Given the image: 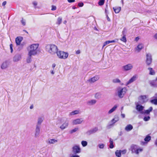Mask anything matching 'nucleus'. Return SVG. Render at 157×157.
Segmentation results:
<instances>
[{
	"mask_svg": "<svg viewBox=\"0 0 157 157\" xmlns=\"http://www.w3.org/2000/svg\"><path fill=\"white\" fill-rule=\"evenodd\" d=\"M39 46V44L38 43L30 45L28 48V56H32L36 55L38 52L37 49Z\"/></svg>",
	"mask_w": 157,
	"mask_h": 157,
	"instance_id": "obj_1",
	"label": "nucleus"
},
{
	"mask_svg": "<svg viewBox=\"0 0 157 157\" xmlns=\"http://www.w3.org/2000/svg\"><path fill=\"white\" fill-rule=\"evenodd\" d=\"M46 49L49 53L52 55L56 54L58 50L57 47L52 44L47 45L46 46Z\"/></svg>",
	"mask_w": 157,
	"mask_h": 157,
	"instance_id": "obj_2",
	"label": "nucleus"
},
{
	"mask_svg": "<svg viewBox=\"0 0 157 157\" xmlns=\"http://www.w3.org/2000/svg\"><path fill=\"white\" fill-rule=\"evenodd\" d=\"M127 91V89L126 87H120L117 89V94L119 98H121L124 97Z\"/></svg>",
	"mask_w": 157,
	"mask_h": 157,
	"instance_id": "obj_3",
	"label": "nucleus"
},
{
	"mask_svg": "<svg viewBox=\"0 0 157 157\" xmlns=\"http://www.w3.org/2000/svg\"><path fill=\"white\" fill-rule=\"evenodd\" d=\"M56 54L58 58L64 59H67L69 55V54L67 52L62 51H58Z\"/></svg>",
	"mask_w": 157,
	"mask_h": 157,
	"instance_id": "obj_4",
	"label": "nucleus"
},
{
	"mask_svg": "<svg viewBox=\"0 0 157 157\" xmlns=\"http://www.w3.org/2000/svg\"><path fill=\"white\" fill-rule=\"evenodd\" d=\"M10 65V63L8 61L6 60L3 61L1 65V68L2 70L7 69Z\"/></svg>",
	"mask_w": 157,
	"mask_h": 157,
	"instance_id": "obj_5",
	"label": "nucleus"
},
{
	"mask_svg": "<svg viewBox=\"0 0 157 157\" xmlns=\"http://www.w3.org/2000/svg\"><path fill=\"white\" fill-rule=\"evenodd\" d=\"M119 120V117L118 116L115 117L109 122V124L107 125V127L109 128L111 126L113 125L117 122Z\"/></svg>",
	"mask_w": 157,
	"mask_h": 157,
	"instance_id": "obj_6",
	"label": "nucleus"
},
{
	"mask_svg": "<svg viewBox=\"0 0 157 157\" xmlns=\"http://www.w3.org/2000/svg\"><path fill=\"white\" fill-rule=\"evenodd\" d=\"M133 68V65L131 63H128L124 66L122 67L124 71H128L131 70Z\"/></svg>",
	"mask_w": 157,
	"mask_h": 157,
	"instance_id": "obj_7",
	"label": "nucleus"
},
{
	"mask_svg": "<svg viewBox=\"0 0 157 157\" xmlns=\"http://www.w3.org/2000/svg\"><path fill=\"white\" fill-rule=\"evenodd\" d=\"M21 58V55L20 54H17L13 56V62H17L20 61Z\"/></svg>",
	"mask_w": 157,
	"mask_h": 157,
	"instance_id": "obj_8",
	"label": "nucleus"
},
{
	"mask_svg": "<svg viewBox=\"0 0 157 157\" xmlns=\"http://www.w3.org/2000/svg\"><path fill=\"white\" fill-rule=\"evenodd\" d=\"M99 78V76L98 75H95L93 77H92L88 79L87 81L88 82L92 83L94 82L98 81Z\"/></svg>",
	"mask_w": 157,
	"mask_h": 157,
	"instance_id": "obj_9",
	"label": "nucleus"
},
{
	"mask_svg": "<svg viewBox=\"0 0 157 157\" xmlns=\"http://www.w3.org/2000/svg\"><path fill=\"white\" fill-rule=\"evenodd\" d=\"M146 63L147 65H150L152 62V59L151 54L148 53L146 55Z\"/></svg>",
	"mask_w": 157,
	"mask_h": 157,
	"instance_id": "obj_10",
	"label": "nucleus"
},
{
	"mask_svg": "<svg viewBox=\"0 0 157 157\" xmlns=\"http://www.w3.org/2000/svg\"><path fill=\"white\" fill-rule=\"evenodd\" d=\"M73 152L75 153H78L80 152L81 150L79 146L75 145L73 146L72 148Z\"/></svg>",
	"mask_w": 157,
	"mask_h": 157,
	"instance_id": "obj_11",
	"label": "nucleus"
},
{
	"mask_svg": "<svg viewBox=\"0 0 157 157\" xmlns=\"http://www.w3.org/2000/svg\"><path fill=\"white\" fill-rule=\"evenodd\" d=\"M69 125V122L67 121H66L64 123L62 124L59 127L61 130H63L67 128Z\"/></svg>",
	"mask_w": 157,
	"mask_h": 157,
	"instance_id": "obj_12",
	"label": "nucleus"
},
{
	"mask_svg": "<svg viewBox=\"0 0 157 157\" xmlns=\"http://www.w3.org/2000/svg\"><path fill=\"white\" fill-rule=\"evenodd\" d=\"M83 120L82 118H78L72 121L73 125H76L81 124L83 121Z\"/></svg>",
	"mask_w": 157,
	"mask_h": 157,
	"instance_id": "obj_13",
	"label": "nucleus"
},
{
	"mask_svg": "<svg viewBox=\"0 0 157 157\" xmlns=\"http://www.w3.org/2000/svg\"><path fill=\"white\" fill-rule=\"evenodd\" d=\"M98 130V128L97 127H95L90 130L88 131L86 133L89 135L94 133L96 132Z\"/></svg>",
	"mask_w": 157,
	"mask_h": 157,
	"instance_id": "obj_14",
	"label": "nucleus"
},
{
	"mask_svg": "<svg viewBox=\"0 0 157 157\" xmlns=\"http://www.w3.org/2000/svg\"><path fill=\"white\" fill-rule=\"evenodd\" d=\"M40 126L38 125H36V128L35 130V137H38L40 133Z\"/></svg>",
	"mask_w": 157,
	"mask_h": 157,
	"instance_id": "obj_15",
	"label": "nucleus"
},
{
	"mask_svg": "<svg viewBox=\"0 0 157 157\" xmlns=\"http://www.w3.org/2000/svg\"><path fill=\"white\" fill-rule=\"evenodd\" d=\"M137 78V76L136 75H133L132 78H131L126 83V85L127 86L128 85L130 84L131 83L133 82L134 81H135Z\"/></svg>",
	"mask_w": 157,
	"mask_h": 157,
	"instance_id": "obj_16",
	"label": "nucleus"
},
{
	"mask_svg": "<svg viewBox=\"0 0 157 157\" xmlns=\"http://www.w3.org/2000/svg\"><path fill=\"white\" fill-rule=\"evenodd\" d=\"M97 101V100L95 99H93L88 101L87 104L89 105H93L96 104Z\"/></svg>",
	"mask_w": 157,
	"mask_h": 157,
	"instance_id": "obj_17",
	"label": "nucleus"
},
{
	"mask_svg": "<svg viewBox=\"0 0 157 157\" xmlns=\"http://www.w3.org/2000/svg\"><path fill=\"white\" fill-rule=\"evenodd\" d=\"M144 107L140 105H137L136 106V109L138 111H139L140 112V113H144V111H142Z\"/></svg>",
	"mask_w": 157,
	"mask_h": 157,
	"instance_id": "obj_18",
	"label": "nucleus"
},
{
	"mask_svg": "<svg viewBox=\"0 0 157 157\" xmlns=\"http://www.w3.org/2000/svg\"><path fill=\"white\" fill-rule=\"evenodd\" d=\"M143 48V45L142 44H140L137 46V47L135 48V51L137 52H139Z\"/></svg>",
	"mask_w": 157,
	"mask_h": 157,
	"instance_id": "obj_19",
	"label": "nucleus"
},
{
	"mask_svg": "<svg viewBox=\"0 0 157 157\" xmlns=\"http://www.w3.org/2000/svg\"><path fill=\"white\" fill-rule=\"evenodd\" d=\"M118 106L117 105H114L113 107H112L111 109H110L108 112V113L109 114H110L113 113V112L115 111L117 109Z\"/></svg>",
	"mask_w": 157,
	"mask_h": 157,
	"instance_id": "obj_20",
	"label": "nucleus"
},
{
	"mask_svg": "<svg viewBox=\"0 0 157 157\" xmlns=\"http://www.w3.org/2000/svg\"><path fill=\"white\" fill-rule=\"evenodd\" d=\"M43 120L44 118L43 117H39L38 118L37 124L36 125H38V126H40L43 122Z\"/></svg>",
	"mask_w": 157,
	"mask_h": 157,
	"instance_id": "obj_21",
	"label": "nucleus"
},
{
	"mask_svg": "<svg viewBox=\"0 0 157 157\" xmlns=\"http://www.w3.org/2000/svg\"><path fill=\"white\" fill-rule=\"evenodd\" d=\"M23 40H15L16 42L17 45H23L25 44V42L24 41H22Z\"/></svg>",
	"mask_w": 157,
	"mask_h": 157,
	"instance_id": "obj_22",
	"label": "nucleus"
},
{
	"mask_svg": "<svg viewBox=\"0 0 157 157\" xmlns=\"http://www.w3.org/2000/svg\"><path fill=\"white\" fill-rule=\"evenodd\" d=\"M140 100H142L143 102H145L147 101V97L146 96H141L140 97Z\"/></svg>",
	"mask_w": 157,
	"mask_h": 157,
	"instance_id": "obj_23",
	"label": "nucleus"
},
{
	"mask_svg": "<svg viewBox=\"0 0 157 157\" xmlns=\"http://www.w3.org/2000/svg\"><path fill=\"white\" fill-rule=\"evenodd\" d=\"M58 142V140L54 139H49L48 143L49 144H54Z\"/></svg>",
	"mask_w": 157,
	"mask_h": 157,
	"instance_id": "obj_24",
	"label": "nucleus"
},
{
	"mask_svg": "<svg viewBox=\"0 0 157 157\" xmlns=\"http://www.w3.org/2000/svg\"><path fill=\"white\" fill-rule=\"evenodd\" d=\"M133 128V126L131 124L128 125L125 128V129L127 131H129L132 130Z\"/></svg>",
	"mask_w": 157,
	"mask_h": 157,
	"instance_id": "obj_25",
	"label": "nucleus"
},
{
	"mask_svg": "<svg viewBox=\"0 0 157 157\" xmlns=\"http://www.w3.org/2000/svg\"><path fill=\"white\" fill-rule=\"evenodd\" d=\"M79 113V111L78 110H75L70 113L69 114V116H71L76 114H77Z\"/></svg>",
	"mask_w": 157,
	"mask_h": 157,
	"instance_id": "obj_26",
	"label": "nucleus"
},
{
	"mask_svg": "<svg viewBox=\"0 0 157 157\" xmlns=\"http://www.w3.org/2000/svg\"><path fill=\"white\" fill-rule=\"evenodd\" d=\"M121 7H113V9L114 12L116 13H119L121 10Z\"/></svg>",
	"mask_w": 157,
	"mask_h": 157,
	"instance_id": "obj_27",
	"label": "nucleus"
},
{
	"mask_svg": "<svg viewBox=\"0 0 157 157\" xmlns=\"http://www.w3.org/2000/svg\"><path fill=\"white\" fill-rule=\"evenodd\" d=\"M131 149L132 152L135 153L136 149H137V146L136 145H132L131 146Z\"/></svg>",
	"mask_w": 157,
	"mask_h": 157,
	"instance_id": "obj_28",
	"label": "nucleus"
},
{
	"mask_svg": "<svg viewBox=\"0 0 157 157\" xmlns=\"http://www.w3.org/2000/svg\"><path fill=\"white\" fill-rule=\"evenodd\" d=\"M101 94L100 93H97L95 94L94 97L95 98L99 99L101 97Z\"/></svg>",
	"mask_w": 157,
	"mask_h": 157,
	"instance_id": "obj_29",
	"label": "nucleus"
},
{
	"mask_svg": "<svg viewBox=\"0 0 157 157\" xmlns=\"http://www.w3.org/2000/svg\"><path fill=\"white\" fill-rule=\"evenodd\" d=\"M115 42V41L114 40H113L112 41H109V40H108L105 41L104 43L103 47H104L105 45L109 44L110 43H113Z\"/></svg>",
	"mask_w": 157,
	"mask_h": 157,
	"instance_id": "obj_30",
	"label": "nucleus"
},
{
	"mask_svg": "<svg viewBox=\"0 0 157 157\" xmlns=\"http://www.w3.org/2000/svg\"><path fill=\"white\" fill-rule=\"evenodd\" d=\"M121 82V80L118 78H115L112 80V82L113 83H120Z\"/></svg>",
	"mask_w": 157,
	"mask_h": 157,
	"instance_id": "obj_31",
	"label": "nucleus"
},
{
	"mask_svg": "<svg viewBox=\"0 0 157 157\" xmlns=\"http://www.w3.org/2000/svg\"><path fill=\"white\" fill-rule=\"evenodd\" d=\"M148 69L149 71V74L150 75H153L155 74V72L152 68L149 67L148 68Z\"/></svg>",
	"mask_w": 157,
	"mask_h": 157,
	"instance_id": "obj_32",
	"label": "nucleus"
},
{
	"mask_svg": "<svg viewBox=\"0 0 157 157\" xmlns=\"http://www.w3.org/2000/svg\"><path fill=\"white\" fill-rule=\"evenodd\" d=\"M153 109L152 107H150L148 109L146 110L144 112V113L149 114L150 112Z\"/></svg>",
	"mask_w": 157,
	"mask_h": 157,
	"instance_id": "obj_33",
	"label": "nucleus"
},
{
	"mask_svg": "<svg viewBox=\"0 0 157 157\" xmlns=\"http://www.w3.org/2000/svg\"><path fill=\"white\" fill-rule=\"evenodd\" d=\"M115 154L117 157H121V151H117L115 152Z\"/></svg>",
	"mask_w": 157,
	"mask_h": 157,
	"instance_id": "obj_34",
	"label": "nucleus"
},
{
	"mask_svg": "<svg viewBox=\"0 0 157 157\" xmlns=\"http://www.w3.org/2000/svg\"><path fill=\"white\" fill-rule=\"evenodd\" d=\"M78 128H74V129L71 130L70 131V132L71 134H72L75 132H76L78 130Z\"/></svg>",
	"mask_w": 157,
	"mask_h": 157,
	"instance_id": "obj_35",
	"label": "nucleus"
},
{
	"mask_svg": "<svg viewBox=\"0 0 157 157\" xmlns=\"http://www.w3.org/2000/svg\"><path fill=\"white\" fill-rule=\"evenodd\" d=\"M151 103L155 105H157V99H155L151 101Z\"/></svg>",
	"mask_w": 157,
	"mask_h": 157,
	"instance_id": "obj_36",
	"label": "nucleus"
},
{
	"mask_svg": "<svg viewBox=\"0 0 157 157\" xmlns=\"http://www.w3.org/2000/svg\"><path fill=\"white\" fill-rule=\"evenodd\" d=\"M110 145L109 146V147L110 148H113V147L114 146L113 145V142L112 140V139H111L110 140Z\"/></svg>",
	"mask_w": 157,
	"mask_h": 157,
	"instance_id": "obj_37",
	"label": "nucleus"
},
{
	"mask_svg": "<svg viewBox=\"0 0 157 157\" xmlns=\"http://www.w3.org/2000/svg\"><path fill=\"white\" fill-rule=\"evenodd\" d=\"M81 144L83 147H85L87 146V143L86 141H82L81 142Z\"/></svg>",
	"mask_w": 157,
	"mask_h": 157,
	"instance_id": "obj_38",
	"label": "nucleus"
},
{
	"mask_svg": "<svg viewBox=\"0 0 157 157\" xmlns=\"http://www.w3.org/2000/svg\"><path fill=\"white\" fill-rule=\"evenodd\" d=\"M28 57L26 59V62L27 63H30L31 61V56H28Z\"/></svg>",
	"mask_w": 157,
	"mask_h": 157,
	"instance_id": "obj_39",
	"label": "nucleus"
},
{
	"mask_svg": "<svg viewBox=\"0 0 157 157\" xmlns=\"http://www.w3.org/2000/svg\"><path fill=\"white\" fill-rule=\"evenodd\" d=\"M143 151L142 148H138L136 149L135 153L136 154H138L140 152H141Z\"/></svg>",
	"mask_w": 157,
	"mask_h": 157,
	"instance_id": "obj_40",
	"label": "nucleus"
},
{
	"mask_svg": "<svg viewBox=\"0 0 157 157\" xmlns=\"http://www.w3.org/2000/svg\"><path fill=\"white\" fill-rule=\"evenodd\" d=\"M151 139V137L150 136H147L146 137L144 138V140L148 142Z\"/></svg>",
	"mask_w": 157,
	"mask_h": 157,
	"instance_id": "obj_41",
	"label": "nucleus"
},
{
	"mask_svg": "<svg viewBox=\"0 0 157 157\" xmlns=\"http://www.w3.org/2000/svg\"><path fill=\"white\" fill-rule=\"evenodd\" d=\"M105 0H99V1L98 3V5L99 6L103 5L104 2Z\"/></svg>",
	"mask_w": 157,
	"mask_h": 157,
	"instance_id": "obj_42",
	"label": "nucleus"
},
{
	"mask_svg": "<svg viewBox=\"0 0 157 157\" xmlns=\"http://www.w3.org/2000/svg\"><path fill=\"white\" fill-rule=\"evenodd\" d=\"M62 21V18L61 17H59L57 19V24L58 25H60Z\"/></svg>",
	"mask_w": 157,
	"mask_h": 157,
	"instance_id": "obj_43",
	"label": "nucleus"
},
{
	"mask_svg": "<svg viewBox=\"0 0 157 157\" xmlns=\"http://www.w3.org/2000/svg\"><path fill=\"white\" fill-rule=\"evenodd\" d=\"M104 144H98V147L100 149H103L104 147Z\"/></svg>",
	"mask_w": 157,
	"mask_h": 157,
	"instance_id": "obj_44",
	"label": "nucleus"
},
{
	"mask_svg": "<svg viewBox=\"0 0 157 157\" xmlns=\"http://www.w3.org/2000/svg\"><path fill=\"white\" fill-rule=\"evenodd\" d=\"M13 44H10V52L11 53H12L13 52Z\"/></svg>",
	"mask_w": 157,
	"mask_h": 157,
	"instance_id": "obj_45",
	"label": "nucleus"
},
{
	"mask_svg": "<svg viewBox=\"0 0 157 157\" xmlns=\"http://www.w3.org/2000/svg\"><path fill=\"white\" fill-rule=\"evenodd\" d=\"M21 22L22 24L23 25H25V24H26L25 21V20H24L23 19V18H22V20H21Z\"/></svg>",
	"mask_w": 157,
	"mask_h": 157,
	"instance_id": "obj_46",
	"label": "nucleus"
},
{
	"mask_svg": "<svg viewBox=\"0 0 157 157\" xmlns=\"http://www.w3.org/2000/svg\"><path fill=\"white\" fill-rule=\"evenodd\" d=\"M150 119V117L148 116L147 117H145L144 118V120L145 121H148Z\"/></svg>",
	"mask_w": 157,
	"mask_h": 157,
	"instance_id": "obj_47",
	"label": "nucleus"
},
{
	"mask_svg": "<svg viewBox=\"0 0 157 157\" xmlns=\"http://www.w3.org/2000/svg\"><path fill=\"white\" fill-rule=\"evenodd\" d=\"M56 6L52 5V9L51 10H56Z\"/></svg>",
	"mask_w": 157,
	"mask_h": 157,
	"instance_id": "obj_48",
	"label": "nucleus"
},
{
	"mask_svg": "<svg viewBox=\"0 0 157 157\" xmlns=\"http://www.w3.org/2000/svg\"><path fill=\"white\" fill-rule=\"evenodd\" d=\"M33 4L35 8H36V6L37 5V2L36 1H34L33 2Z\"/></svg>",
	"mask_w": 157,
	"mask_h": 157,
	"instance_id": "obj_49",
	"label": "nucleus"
},
{
	"mask_svg": "<svg viewBox=\"0 0 157 157\" xmlns=\"http://www.w3.org/2000/svg\"><path fill=\"white\" fill-rule=\"evenodd\" d=\"M70 157H79V156L76 154H72L71 155Z\"/></svg>",
	"mask_w": 157,
	"mask_h": 157,
	"instance_id": "obj_50",
	"label": "nucleus"
},
{
	"mask_svg": "<svg viewBox=\"0 0 157 157\" xmlns=\"http://www.w3.org/2000/svg\"><path fill=\"white\" fill-rule=\"evenodd\" d=\"M64 119L63 118H61L60 119H59L58 120V121L59 122H60L61 123H62L64 121Z\"/></svg>",
	"mask_w": 157,
	"mask_h": 157,
	"instance_id": "obj_51",
	"label": "nucleus"
},
{
	"mask_svg": "<svg viewBox=\"0 0 157 157\" xmlns=\"http://www.w3.org/2000/svg\"><path fill=\"white\" fill-rule=\"evenodd\" d=\"M78 5L79 7H82L83 6V3L82 2L79 3H78Z\"/></svg>",
	"mask_w": 157,
	"mask_h": 157,
	"instance_id": "obj_52",
	"label": "nucleus"
},
{
	"mask_svg": "<svg viewBox=\"0 0 157 157\" xmlns=\"http://www.w3.org/2000/svg\"><path fill=\"white\" fill-rule=\"evenodd\" d=\"M23 38V37L21 36H18L15 39H22Z\"/></svg>",
	"mask_w": 157,
	"mask_h": 157,
	"instance_id": "obj_53",
	"label": "nucleus"
},
{
	"mask_svg": "<svg viewBox=\"0 0 157 157\" xmlns=\"http://www.w3.org/2000/svg\"><path fill=\"white\" fill-rule=\"evenodd\" d=\"M6 1H4L2 3V6H4L6 4Z\"/></svg>",
	"mask_w": 157,
	"mask_h": 157,
	"instance_id": "obj_54",
	"label": "nucleus"
},
{
	"mask_svg": "<svg viewBox=\"0 0 157 157\" xmlns=\"http://www.w3.org/2000/svg\"><path fill=\"white\" fill-rule=\"evenodd\" d=\"M121 153L122 154H125L126 152V150H124L123 151H121Z\"/></svg>",
	"mask_w": 157,
	"mask_h": 157,
	"instance_id": "obj_55",
	"label": "nucleus"
},
{
	"mask_svg": "<svg viewBox=\"0 0 157 157\" xmlns=\"http://www.w3.org/2000/svg\"><path fill=\"white\" fill-rule=\"evenodd\" d=\"M76 54H79L80 53V50H77L76 52Z\"/></svg>",
	"mask_w": 157,
	"mask_h": 157,
	"instance_id": "obj_56",
	"label": "nucleus"
},
{
	"mask_svg": "<svg viewBox=\"0 0 157 157\" xmlns=\"http://www.w3.org/2000/svg\"><path fill=\"white\" fill-rule=\"evenodd\" d=\"M121 116L122 118H124L125 117V115L122 113H121Z\"/></svg>",
	"mask_w": 157,
	"mask_h": 157,
	"instance_id": "obj_57",
	"label": "nucleus"
},
{
	"mask_svg": "<svg viewBox=\"0 0 157 157\" xmlns=\"http://www.w3.org/2000/svg\"><path fill=\"white\" fill-rule=\"evenodd\" d=\"M67 1L71 3L75 2V0H67Z\"/></svg>",
	"mask_w": 157,
	"mask_h": 157,
	"instance_id": "obj_58",
	"label": "nucleus"
},
{
	"mask_svg": "<svg viewBox=\"0 0 157 157\" xmlns=\"http://www.w3.org/2000/svg\"><path fill=\"white\" fill-rule=\"evenodd\" d=\"M56 65L55 63H53L52 65V67L54 69L55 67H56Z\"/></svg>",
	"mask_w": 157,
	"mask_h": 157,
	"instance_id": "obj_59",
	"label": "nucleus"
},
{
	"mask_svg": "<svg viewBox=\"0 0 157 157\" xmlns=\"http://www.w3.org/2000/svg\"><path fill=\"white\" fill-rule=\"evenodd\" d=\"M51 73L52 75H54L55 73V72L53 70H52L51 71Z\"/></svg>",
	"mask_w": 157,
	"mask_h": 157,
	"instance_id": "obj_60",
	"label": "nucleus"
},
{
	"mask_svg": "<svg viewBox=\"0 0 157 157\" xmlns=\"http://www.w3.org/2000/svg\"><path fill=\"white\" fill-rule=\"evenodd\" d=\"M107 20L109 21H110V19L109 18V17H108V15H107Z\"/></svg>",
	"mask_w": 157,
	"mask_h": 157,
	"instance_id": "obj_61",
	"label": "nucleus"
},
{
	"mask_svg": "<svg viewBox=\"0 0 157 157\" xmlns=\"http://www.w3.org/2000/svg\"><path fill=\"white\" fill-rule=\"evenodd\" d=\"M154 38L155 39H157V33L154 36Z\"/></svg>",
	"mask_w": 157,
	"mask_h": 157,
	"instance_id": "obj_62",
	"label": "nucleus"
},
{
	"mask_svg": "<svg viewBox=\"0 0 157 157\" xmlns=\"http://www.w3.org/2000/svg\"><path fill=\"white\" fill-rule=\"evenodd\" d=\"M33 105H31L30 107V109H32L33 108Z\"/></svg>",
	"mask_w": 157,
	"mask_h": 157,
	"instance_id": "obj_63",
	"label": "nucleus"
},
{
	"mask_svg": "<svg viewBox=\"0 0 157 157\" xmlns=\"http://www.w3.org/2000/svg\"><path fill=\"white\" fill-rule=\"evenodd\" d=\"M140 37L139 36H137L136 37V38H135V39L136 40H137V39H140Z\"/></svg>",
	"mask_w": 157,
	"mask_h": 157,
	"instance_id": "obj_64",
	"label": "nucleus"
}]
</instances>
